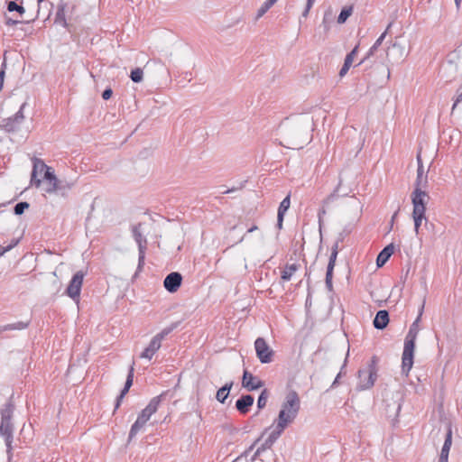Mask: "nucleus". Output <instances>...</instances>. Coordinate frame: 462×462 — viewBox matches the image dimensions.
Masks as SVG:
<instances>
[{
    "label": "nucleus",
    "mask_w": 462,
    "mask_h": 462,
    "mask_svg": "<svg viewBox=\"0 0 462 462\" xmlns=\"http://www.w3.org/2000/svg\"><path fill=\"white\" fill-rule=\"evenodd\" d=\"M300 401L298 393L295 391L290 392L279 413L277 425L265 439L263 448H271L287 425L294 420L300 411Z\"/></svg>",
    "instance_id": "obj_1"
},
{
    "label": "nucleus",
    "mask_w": 462,
    "mask_h": 462,
    "mask_svg": "<svg viewBox=\"0 0 462 462\" xmlns=\"http://www.w3.org/2000/svg\"><path fill=\"white\" fill-rule=\"evenodd\" d=\"M420 317L421 312L416 320L411 324L404 340V346L402 356V370L406 376L409 375V373L413 365L415 341L419 333V321Z\"/></svg>",
    "instance_id": "obj_2"
},
{
    "label": "nucleus",
    "mask_w": 462,
    "mask_h": 462,
    "mask_svg": "<svg viewBox=\"0 0 462 462\" xmlns=\"http://www.w3.org/2000/svg\"><path fill=\"white\" fill-rule=\"evenodd\" d=\"M428 178L427 175H418L414 190L411 195L412 203V212L426 214V206L430 200V196L427 191Z\"/></svg>",
    "instance_id": "obj_3"
},
{
    "label": "nucleus",
    "mask_w": 462,
    "mask_h": 462,
    "mask_svg": "<svg viewBox=\"0 0 462 462\" xmlns=\"http://www.w3.org/2000/svg\"><path fill=\"white\" fill-rule=\"evenodd\" d=\"M162 395L153 397L148 405L142 410L138 415L135 422L132 425L129 436L133 438L135 436L147 423L152 414H154L161 404Z\"/></svg>",
    "instance_id": "obj_4"
},
{
    "label": "nucleus",
    "mask_w": 462,
    "mask_h": 462,
    "mask_svg": "<svg viewBox=\"0 0 462 462\" xmlns=\"http://www.w3.org/2000/svg\"><path fill=\"white\" fill-rule=\"evenodd\" d=\"M31 184L43 194L51 193L57 188L56 175H32Z\"/></svg>",
    "instance_id": "obj_5"
},
{
    "label": "nucleus",
    "mask_w": 462,
    "mask_h": 462,
    "mask_svg": "<svg viewBox=\"0 0 462 462\" xmlns=\"http://www.w3.org/2000/svg\"><path fill=\"white\" fill-rule=\"evenodd\" d=\"M377 357L373 356L368 368L358 372V376L363 388H370L374 385L377 377Z\"/></svg>",
    "instance_id": "obj_6"
},
{
    "label": "nucleus",
    "mask_w": 462,
    "mask_h": 462,
    "mask_svg": "<svg viewBox=\"0 0 462 462\" xmlns=\"http://www.w3.org/2000/svg\"><path fill=\"white\" fill-rule=\"evenodd\" d=\"M170 333L169 329H163L156 334L150 341L149 345L141 353L140 357L151 360L162 346L164 337Z\"/></svg>",
    "instance_id": "obj_7"
},
{
    "label": "nucleus",
    "mask_w": 462,
    "mask_h": 462,
    "mask_svg": "<svg viewBox=\"0 0 462 462\" xmlns=\"http://www.w3.org/2000/svg\"><path fill=\"white\" fill-rule=\"evenodd\" d=\"M256 356L263 364L271 363L273 359L274 351L269 346L263 337H257L254 341Z\"/></svg>",
    "instance_id": "obj_8"
},
{
    "label": "nucleus",
    "mask_w": 462,
    "mask_h": 462,
    "mask_svg": "<svg viewBox=\"0 0 462 462\" xmlns=\"http://www.w3.org/2000/svg\"><path fill=\"white\" fill-rule=\"evenodd\" d=\"M85 277V273L82 271L77 272L72 279L70 280L67 289L66 294L70 297L77 303L79 302V295L81 291V287L83 284V279Z\"/></svg>",
    "instance_id": "obj_9"
},
{
    "label": "nucleus",
    "mask_w": 462,
    "mask_h": 462,
    "mask_svg": "<svg viewBox=\"0 0 462 462\" xmlns=\"http://www.w3.org/2000/svg\"><path fill=\"white\" fill-rule=\"evenodd\" d=\"M26 103H23L20 106V109L15 115L13 116L5 118L0 123V127L5 129L6 132H12L16 130L20 125L23 123L24 118L23 110L25 107Z\"/></svg>",
    "instance_id": "obj_10"
},
{
    "label": "nucleus",
    "mask_w": 462,
    "mask_h": 462,
    "mask_svg": "<svg viewBox=\"0 0 462 462\" xmlns=\"http://www.w3.org/2000/svg\"><path fill=\"white\" fill-rule=\"evenodd\" d=\"M242 385L248 391H254L263 387V383L258 376H255L247 370H245L242 379Z\"/></svg>",
    "instance_id": "obj_11"
},
{
    "label": "nucleus",
    "mask_w": 462,
    "mask_h": 462,
    "mask_svg": "<svg viewBox=\"0 0 462 462\" xmlns=\"http://www.w3.org/2000/svg\"><path fill=\"white\" fill-rule=\"evenodd\" d=\"M181 282V274L180 273L173 272L166 276L163 285L169 292H176L180 287Z\"/></svg>",
    "instance_id": "obj_12"
},
{
    "label": "nucleus",
    "mask_w": 462,
    "mask_h": 462,
    "mask_svg": "<svg viewBox=\"0 0 462 462\" xmlns=\"http://www.w3.org/2000/svg\"><path fill=\"white\" fill-rule=\"evenodd\" d=\"M337 257V245H335L332 248V252L329 256V261H328L327 273H326V284L329 290L332 289L333 271H334V267L336 264Z\"/></svg>",
    "instance_id": "obj_13"
},
{
    "label": "nucleus",
    "mask_w": 462,
    "mask_h": 462,
    "mask_svg": "<svg viewBox=\"0 0 462 462\" xmlns=\"http://www.w3.org/2000/svg\"><path fill=\"white\" fill-rule=\"evenodd\" d=\"M393 23H390L386 28V30L378 37V39L375 41V42L371 46V48L368 50L366 55L361 60V61L357 64V66L364 63L366 60H368L371 56L374 54V52L377 51L379 46L383 42L386 34L388 33L389 29L392 27Z\"/></svg>",
    "instance_id": "obj_14"
},
{
    "label": "nucleus",
    "mask_w": 462,
    "mask_h": 462,
    "mask_svg": "<svg viewBox=\"0 0 462 462\" xmlns=\"http://www.w3.org/2000/svg\"><path fill=\"white\" fill-rule=\"evenodd\" d=\"M0 434L4 437L5 445L7 447V452L12 450L13 442V429L9 422H2L0 426Z\"/></svg>",
    "instance_id": "obj_15"
},
{
    "label": "nucleus",
    "mask_w": 462,
    "mask_h": 462,
    "mask_svg": "<svg viewBox=\"0 0 462 462\" xmlns=\"http://www.w3.org/2000/svg\"><path fill=\"white\" fill-rule=\"evenodd\" d=\"M32 169L31 173H54V170L46 165L45 162L38 158H32Z\"/></svg>",
    "instance_id": "obj_16"
},
{
    "label": "nucleus",
    "mask_w": 462,
    "mask_h": 462,
    "mask_svg": "<svg viewBox=\"0 0 462 462\" xmlns=\"http://www.w3.org/2000/svg\"><path fill=\"white\" fill-rule=\"evenodd\" d=\"M452 445V430L448 429L444 445L441 449V453L439 458V462H448V454Z\"/></svg>",
    "instance_id": "obj_17"
},
{
    "label": "nucleus",
    "mask_w": 462,
    "mask_h": 462,
    "mask_svg": "<svg viewBox=\"0 0 462 462\" xmlns=\"http://www.w3.org/2000/svg\"><path fill=\"white\" fill-rule=\"evenodd\" d=\"M134 374V365H132L130 367V370H129V373H128V375H127V378H126V382H125V387L121 391V393H120V395L118 396V398L116 400V410L119 408V406L121 405V402H122L123 398L128 393L130 387L133 385Z\"/></svg>",
    "instance_id": "obj_18"
},
{
    "label": "nucleus",
    "mask_w": 462,
    "mask_h": 462,
    "mask_svg": "<svg viewBox=\"0 0 462 462\" xmlns=\"http://www.w3.org/2000/svg\"><path fill=\"white\" fill-rule=\"evenodd\" d=\"M254 403V397L251 395H243L240 399H238L236 402V407L238 411L242 414H245L248 412L249 408Z\"/></svg>",
    "instance_id": "obj_19"
},
{
    "label": "nucleus",
    "mask_w": 462,
    "mask_h": 462,
    "mask_svg": "<svg viewBox=\"0 0 462 462\" xmlns=\"http://www.w3.org/2000/svg\"><path fill=\"white\" fill-rule=\"evenodd\" d=\"M394 253V245L393 244L385 246L377 255L376 264L378 267H382L386 263L392 254Z\"/></svg>",
    "instance_id": "obj_20"
},
{
    "label": "nucleus",
    "mask_w": 462,
    "mask_h": 462,
    "mask_svg": "<svg viewBox=\"0 0 462 462\" xmlns=\"http://www.w3.org/2000/svg\"><path fill=\"white\" fill-rule=\"evenodd\" d=\"M300 268V265L296 263L286 264L281 272L282 281H290L292 278V276L299 271Z\"/></svg>",
    "instance_id": "obj_21"
},
{
    "label": "nucleus",
    "mask_w": 462,
    "mask_h": 462,
    "mask_svg": "<svg viewBox=\"0 0 462 462\" xmlns=\"http://www.w3.org/2000/svg\"><path fill=\"white\" fill-rule=\"evenodd\" d=\"M389 323V314L386 310H379L374 319V326L378 329H383Z\"/></svg>",
    "instance_id": "obj_22"
},
{
    "label": "nucleus",
    "mask_w": 462,
    "mask_h": 462,
    "mask_svg": "<svg viewBox=\"0 0 462 462\" xmlns=\"http://www.w3.org/2000/svg\"><path fill=\"white\" fill-rule=\"evenodd\" d=\"M290 194L287 195L286 198L283 199V200L281 202L280 207L278 208V226L279 228H282L283 217L286 213V211L290 208L291 206V198Z\"/></svg>",
    "instance_id": "obj_23"
},
{
    "label": "nucleus",
    "mask_w": 462,
    "mask_h": 462,
    "mask_svg": "<svg viewBox=\"0 0 462 462\" xmlns=\"http://www.w3.org/2000/svg\"><path fill=\"white\" fill-rule=\"evenodd\" d=\"M232 386H233V383L231 382V383H226L223 387H221L220 389L217 390L216 398L219 402L223 403L226 401V399L229 395Z\"/></svg>",
    "instance_id": "obj_24"
},
{
    "label": "nucleus",
    "mask_w": 462,
    "mask_h": 462,
    "mask_svg": "<svg viewBox=\"0 0 462 462\" xmlns=\"http://www.w3.org/2000/svg\"><path fill=\"white\" fill-rule=\"evenodd\" d=\"M7 10L10 13L16 12L17 16L23 18V15L25 13V9L22 4H18L16 1H8L7 2Z\"/></svg>",
    "instance_id": "obj_25"
},
{
    "label": "nucleus",
    "mask_w": 462,
    "mask_h": 462,
    "mask_svg": "<svg viewBox=\"0 0 462 462\" xmlns=\"http://www.w3.org/2000/svg\"><path fill=\"white\" fill-rule=\"evenodd\" d=\"M277 1L278 0H265L257 10L255 19L258 20L268 12V10L276 4Z\"/></svg>",
    "instance_id": "obj_26"
},
{
    "label": "nucleus",
    "mask_w": 462,
    "mask_h": 462,
    "mask_svg": "<svg viewBox=\"0 0 462 462\" xmlns=\"http://www.w3.org/2000/svg\"><path fill=\"white\" fill-rule=\"evenodd\" d=\"M353 13V6L350 5V6H346V7H344L338 17H337V23L339 24H342V23H345L346 21L347 20V18L352 14Z\"/></svg>",
    "instance_id": "obj_27"
},
{
    "label": "nucleus",
    "mask_w": 462,
    "mask_h": 462,
    "mask_svg": "<svg viewBox=\"0 0 462 462\" xmlns=\"http://www.w3.org/2000/svg\"><path fill=\"white\" fill-rule=\"evenodd\" d=\"M412 218L414 221V231L418 235L422 220L426 219L424 213L412 212Z\"/></svg>",
    "instance_id": "obj_28"
},
{
    "label": "nucleus",
    "mask_w": 462,
    "mask_h": 462,
    "mask_svg": "<svg viewBox=\"0 0 462 462\" xmlns=\"http://www.w3.org/2000/svg\"><path fill=\"white\" fill-rule=\"evenodd\" d=\"M130 78L134 83H139L143 80V71L140 68H136L131 71Z\"/></svg>",
    "instance_id": "obj_29"
},
{
    "label": "nucleus",
    "mask_w": 462,
    "mask_h": 462,
    "mask_svg": "<svg viewBox=\"0 0 462 462\" xmlns=\"http://www.w3.org/2000/svg\"><path fill=\"white\" fill-rule=\"evenodd\" d=\"M31 21H32L31 18H28V19H23V18L14 19L12 17L5 16V24L8 25V26H14V25H16L18 23H29Z\"/></svg>",
    "instance_id": "obj_30"
},
{
    "label": "nucleus",
    "mask_w": 462,
    "mask_h": 462,
    "mask_svg": "<svg viewBox=\"0 0 462 462\" xmlns=\"http://www.w3.org/2000/svg\"><path fill=\"white\" fill-rule=\"evenodd\" d=\"M267 399H268V393H267V390L264 389L262 392V393L260 394L258 401H257V405H258L259 409L265 407V405L267 403Z\"/></svg>",
    "instance_id": "obj_31"
},
{
    "label": "nucleus",
    "mask_w": 462,
    "mask_h": 462,
    "mask_svg": "<svg viewBox=\"0 0 462 462\" xmlns=\"http://www.w3.org/2000/svg\"><path fill=\"white\" fill-rule=\"evenodd\" d=\"M359 45L357 44L349 53L346 54L345 58V62L352 65L356 55L357 54Z\"/></svg>",
    "instance_id": "obj_32"
},
{
    "label": "nucleus",
    "mask_w": 462,
    "mask_h": 462,
    "mask_svg": "<svg viewBox=\"0 0 462 462\" xmlns=\"http://www.w3.org/2000/svg\"><path fill=\"white\" fill-rule=\"evenodd\" d=\"M29 208V204L27 202H20L17 203L14 207V213L16 215H21L24 212L25 209Z\"/></svg>",
    "instance_id": "obj_33"
},
{
    "label": "nucleus",
    "mask_w": 462,
    "mask_h": 462,
    "mask_svg": "<svg viewBox=\"0 0 462 462\" xmlns=\"http://www.w3.org/2000/svg\"><path fill=\"white\" fill-rule=\"evenodd\" d=\"M417 173L421 174L425 173V169L422 164L421 157H420V152H417Z\"/></svg>",
    "instance_id": "obj_34"
},
{
    "label": "nucleus",
    "mask_w": 462,
    "mask_h": 462,
    "mask_svg": "<svg viewBox=\"0 0 462 462\" xmlns=\"http://www.w3.org/2000/svg\"><path fill=\"white\" fill-rule=\"evenodd\" d=\"M12 412V409L8 406L6 409L2 411V422L6 423L9 422L10 414Z\"/></svg>",
    "instance_id": "obj_35"
},
{
    "label": "nucleus",
    "mask_w": 462,
    "mask_h": 462,
    "mask_svg": "<svg viewBox=\"0 0 462 462\" xmlns=\"http://www.w3.org/2000/svg\"><path fill=\"white\" fill-rule=\"evenodd\" d=\"M352 65L344 61L342 68L339 70V77L343 78L348 72Z\"/></svg>",
    "instance_id": "obj_36"
},
{
    "label": "nucleus",
    "mask_w": 462,
    "mask_h": 462,
    "mask_svg": "<svg viewBox=\"0 0 462 462\" xmlns=\"http://www.w3.org/2000/svg\"><path fill=\"white\" fill-rule=\"evenodd\" d=\"M352 65L344 61L342 68L339 70V77L343 78L348 72Z\"/></svg>",
    "instance_id": "obj_37"
},
{
    "label": "nucleus",
    "mask_w": 462,
    "mask_h": 462,
    "mask_svg": "<svg viewBox=\"0 0 462 462\" xmlns=\"http://www.w3.org/2000/svg\"><path fill=\"white\" fill-rule=\"evenodd\" d=\"M16 245H17V241L14 242L13 244L9 245L6 247H4V246L0 247V257L2 255H4L6 252L11 250L13 247H14Z\"/></svg>",
    "instance_id": "obj_38"
},
{
    "label": "nucleus",
    "mask_w": 462,
    "mask_h": 462,
    "mask_svg": "<svg viewBox=\"0 0 462 462\" xmlns=\"http://www.w3.org/2000/svg\"><path fill=\"white\" fill-rule=\"evenodd\" d=\"M462 102V86L457 89V96L453 104L452 109H454L458 103Z\"/></svg>",
    "instance_id": "obj_39"
},
{
    "label": "nucleus",
    "mask_w": 462,
    "mask_h": 462,
    "mask_svg": "<svg viewBox=\"0 0 462 462\" xmlns=\"http://www.w3.org/2000/svg\"><path fill=\"white\" fill-rule=\"evenodd\" d=\"M113 91L110 88H106L102 93V97L108 100L112 97Z\"/></svg>",
    "instance_id": "obj_40"
},
{
    "label": "nucleus",
    "mask_w": 462,
    "mask_h": 462,
    "mask_svg": "<svg viewBox=\"0 0 462 462\" xmlns=\"http://www.w3.org/2000/svg\"><path fill=\"white\" fill-rule=\"evenodd\" d=\"M144 263V250L140 246V255H139V265H143Z\"/></svg>",
    "instance_id": "obj_41"
},
{
    "label": "nucleus",
    "mask_w": 462,
    "mask_h": 462,
    "mask_svg": "<svg viewBox=\"0 0 462 462\" xmlns=\"http://www.w3.org/2000/svg\"><path fill=\"white\" fill-rule=\"evenodd\" d=\"M311 8H309V5H306L304 11L302 12V17L306 18L309 15V13Z\"/></svg>",
    "instance_id": "obj_42"
},
{
    "label": "nucleus",
    "mask_w": 462,
    "mask_h": 462,
    "mask_svg": "<svg viewBox=\"0 0 462 462\" xmlns=\"http://www.w3.org/2000/svg\"><path fill=\"white\" fill-rule=\"evenodd\" d=\"M316 0H307L306 5H309V8H311Z\"/></svg>",
    "instance_id": "obj_43"
},
{
    "label": "nucleus",
    "mask_w": 462,
    "mask_h": 462,
    "mask_svg": "<svg viewBox=\"0 0 462 462\" xmlns=\"http://www.w3.org/2000/svg\"><path fill=\"white\" fill-rule=\"evenodd\" d=\"M454 1H455L457 8L458 9L460 7L462 0H454Z\"/></svg>",
    "instance_id": "obj_44"
},
{
    "label": "nucleus",
    "mask_w": 462,
    "mask_h": 462,
    "mask_svg": "<svg viewBox=\"0 0 462 462\" xmlns=\"http://www.w3.org/2000/svg\"><path fill=\"white\" fill-rule=\"evenodd\" d=\"M59 19H60V23L62 22L64 25L66 24V21L61 17L60 14L59 16Z\"/></svg>",
    "instance_id": "obj_45"
},
{
    "label": "nucleus",
    "mask_w": 462,
    "mask_h": 462,
    "mask_svg": "<svg viewBox=\"0 0 462 462\" xmlns=\"http://www.w3.org/2000/svg\"><path fill=\"white\" fill-rule=\"evenodd\" d=\"M256 229H257V226H252L251 228H249L248 232H250V233H251V232H254V230H256Z\"/></svg>",
    "instance_id": "obj_46"
},
{
    "label": "nucleus",
    "mask_w": 462,
    "mask_h": 462,
    "mask_svg": "<svg viewBox=\"0 0 462 462\" xmlns=\"http://www.w3.org/2000/svg\"><path fill=\"white\" fill-rule=\"evenodd\" d=\"M58 21V13H56L55 16H54V23H57Z\"/></svg>",
    "instance_id": "obj_47"
},
{
    "label": "nucleus",
    "mask_w": 462,
    "mask_h": 462,
    "mask_svg": "<svg viewBox=\"0 0 462 462\" xmlns=\"http://www.w3.org/2000/svg\"><path fill=\"white\" fill-rule=\"evenodd\" d=\"M43 0H38L39 3L42 2Z\"/></svg>",
    "instance_id": "obj_48"
}]
</instances>
